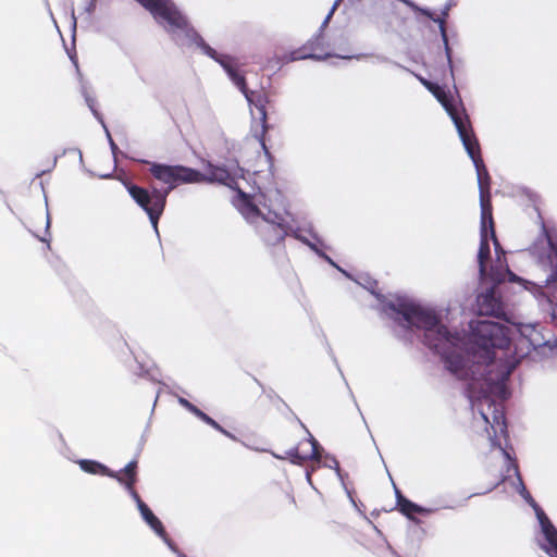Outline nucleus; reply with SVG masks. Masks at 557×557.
Returning <instances> with one entry per match:
<instances>
[{
    "instance_id": "obj_1",
    "label": "nucleus",
    "mask_w": 557,
    "mask_h": 557,
    "mask_svg": "<svg viewBox=\"0 0 557 557\" xmlns=\"http://www.w3.org/2000/svg\"><path fill=\"white\" fill-rule=\"evenodd\" d=\"M386 308L400 315L408 327L423 330V343L442 357L446 369L458 380H478L475 371L466 367L465 334L450 332L433 310L414 302L400 300L387 304Z\"/></svg>"
},
{
    "instance_id": "obj_2",
    "label": "nucleus",
    "mask_w": 557,
    "mask_h": 557,
    "mask_svg": "<svg viewBox=\"0 0 557 557\" xmlns=\"http://www.w3.org/2000/svg\"><path fill=\"white\" fill-rule=\"evenodd\" d=\"M140 162L149 165L151 176L166 185L165 188L140 187L133 183H126L125 187L134 201L148 214L150 222L157 228L160 216L162 215L169 194L182 184H194L202 178L201 172L184 165H169L158 162L141 160Z\"/></svg>"
},
{
    "instance_id": "obj_3",
    "label": "nucleus",
    "mask_w": 557,
    "mask_h": 557,
    "mask_svg": "<svg viewBox=\"0 0 557 557\" xmlns=\"http://www.w3.org/2000/svg\"><path fill=\"white\" fill-rule=\"evenodd\" d=\"M471 335L474 344L482 349L483 358L491 363L495 356L492 349H507L510 346L509 327L493 321L471 322Z\"/></svg>"
},
{
    "instance_id": "obj_4",
    "label": "nucleus",
    "mask_w": 557,
    "mask_h": 557,
    "mask_svg": "<svg viewBox=\"0 0 557 557\" xmlns=\"http://www.w3.org/2000/svg\"><path fill=\"white\" fill-rule=\"evenodd\" d=\"M462 145L468 152L469 157L474 163L478 176V185L480 190V199L482 198H492L491 195V184L492 178L490 173L484 164L481 154L480 144L473 131L467 133L466 135L460 137Z\"/></svg>"
},
{
    "instance_id": "obj_5",
    "label": "nucleus",
    "mask_w": 557,
    "mask_h": 557,
    "mask_svg": "<svg viewBox=\"0 0 557 557\" xmlns=\"http://www.w3.org/2000/svg\"><path fill=\"white\" fill-rule=\"evenodd\" d=\"M78 465L84 472L114 478L120 484L125 485V487H134L137 481V460L129 461L119 471H111L107 466L89 459H82L78 461Z\"/></svg>"
},
{
    "instance_id": "obj_6",
    "label": "nucleus",
    "mask_w": 557,
    "mask_h": 557,
    "mask_svg": "<svg viewBox=\"0 0 557 557\" xmlns=\"http://www.w3.org/2000/svg\"><path fill=\"white\" fill-rule=\"evenodd\" d=\"M277 450L278 451L273 453L276 458L289 460L295 465L301 466L307 461L314 463L321 462L320 445L312 435L299 441L296 445L287 449L277 447Z\"/></svg>"
},
{
    "instance_id": "obj_7",
    "label": "nucleus",
    "mask_w": 557,
    "mask_h": 557,
    "mask_svg": "<svg viewBox=\"0 0 557 557\" xmlns=\"http://www.w3.org/2000/svg\"><path fill=\"white\" fill-rule=\"evenodd\" d=\"M277 450L278 451L273 453L276 458L289 460L295 465L301 466L307 461L314 463L321 462L320 445L312 435L299 441L296 445L287 449L277 447Z\"/></svg>"
},
{
    "instance_id": "obj_8",
    "label": "nucleus",
    "mask_w": 557,
    "mask_h": 557,
    "mask_svg": "<svg viewBox=\"0 0 557 557\" xmlns=\"http://www.w3.org/2000/svg\"><path fill=\"white\" fill-rule=\"evenodd\" d=\"M238 89L245 95V98L247 99L249 104L253 106L259 113L261 129L259 133L256 134V138L258 139L259 144L261 145V148L264 151V154L268 158H271L272 157L271 152L265 144V135L270 128L269 124H268V113H267L269 96L263 89H261V90L248 89L246 83H245V88H238Z\"/></svg>"
},
{
    "instance_id": "obj_9",
    "label": "nucleus",
    "mask_w": 557,
    "mask_h": 557,
    "mask_svg": "<svg viewBox=\"0 0 557 557\" xmlns=\"http://www.w3.org/2000/svg\"><path fill=\"white\" fill-rule=\"evenodd\" d=\"M432 95L438 100V102L445 108L446 112L449 114L453 120L459 137L466 135L467 133L473 131L469 116L466 113V110L462 108L459 110L453 102L451 97L445 91V89L441 86L432 90Z\"/></svg>"
},
{
    "instance_id": "obj_10",
    "label": "nucleus",
    "mask_w": 557,
    "mask_h": 557,
    "mask_svg": "<svg viewBox=\"0 0 557 557\" xmlns=\"http://www.w3.org/2000/svg\"><path fill=\"white\" fill-rule=\"evenodd\" d=\"M249 209L256 215H261L263 221L257 226V232L261 240L268 246L282 244L287 235L286 226L281 222H274L265 219L260 209L250 203Z\"/></svg>"
},
{
    "instance_id": "obj_11",
    "label": "nucleus",
    "mask_w": 557,
    "mask_h": 557,
    "mask_svg": "<svg viewBox=\"0 0 557 557\" xmlns=\"http://www.w3.org/2000/svg\"><path fill=\"white\" fill-rule=\"evenodd\" d=\"M326 48L327 46L325 44L324 36L322 33H319L300 48L292 51L290 59L293 61L305 59L324 60L331 55Z\"/></svg>"
},
{
    "instance_id": "obj_12",
    "label": "nucleus",
    "mask_w": 557,
    "mask_h": 557,
    "mask_svg": "<svg viewBox=\"0 0 557 557\" xmlns=\"http://www.w3.org/2000/svg\"><path fill=\"white\" fill-rule=\"evenodd\" d=\"M504 456V470L502 471L500 479L496 486L503 487H525L521 478L517 459L512 457L507 448L499 447Z\"/></svg>"
},
{
    "instance_id": "obj_13",
    "label": "nucleus",
    "mask_w": 557,
    "mask_h": 557,
    "mask_svg": "<svg viewBox=\"0 0 557 557\" xmlns=\"http://www.w3.org/2000/svg\"><path fill=\"white\" fill-rule=\"evenodd\" d=\"M201 48L212 59H214L225 70L231 81L236 85L237 88H245V76L238 72L236 61L226 54H219L213 48L207 45L201 38Z\"/></svg>"
},
{
    "instance_id": "obj_14",
    "label": "nucleus",
    "mask_w": 557,
    "mask_h": 557,
    "mask_svg": "<svg viewBox=\"0 0 557 557\" xmlns=\"http://www.w3.org/2000/svg\"><path fill=\"white\" fill-rule=\"evenodd\" d=\"M478 308L480 315H490L507 321L502 297L494 289H490L478 297Z\"/></svg>"
},
{
    "instance_id": "obj_15",
    "label": "nucleus",
    "mask_w": 557,
    "mask_h": 557,
    "mask_svg": "<svg viewBox=\"0 0 557 557\" xmlns=\"http://www.w3.org/2000/svg\"><path fill=\"white\" fill-rule=\"evenodd\" d=\"M201 176L202 178L196 181V183H219L230 188H235L237 185L235 176L226 168L214 165L210 162L206 166V172L201 173Z\"/></svg>"
},
{
    "instance_id": "obj_16",
    "label": "nucleus",
    "mask_w": 557,
    "mask_h": 557,
    "mask_svg": "<svg viewBox=\"0 0 557 557\" xmlns=\"http://www.w3.org/2000/svg\"><path fill=\"white\" fill-rule=\"evenodd\" d=\"M134 497L137 499L138 508L145 521L150 525V528L164 540V542L169 545V547L173 552H177L175 544L169 539L168 533L162 524V522L153 515L150 508L139 498L136 493V490H131Z\"/></svg>"
},
{
    "instance_id": "obj_17",
    "label": "nucleus",
    "mask_w": 557,
    "mask_h": 557,
    "mask_svg": "<svg viewBox=\"0 0 557 557\" xmlns=\"http://www.w3.org/2000/svg\"><path fill=\"white\" fill-rule=\"evenodd\" d=\"M481 207V225H480V234L491 233V237L494 240L495 245H498V240L495 233V224L493 219V206L492 198H482L480 199Z\"/></svg>"
},
{
    "instance_id": "obj_18",
    "label": "nucleus",
    "mask_w": 557,
    "mask_h": 557,
    "mask_svg": "<svg viewBox=\"0 0 557 557\" xmlns=\"http://www.w3.org/2000/svg\"><path fill=\"white\" fill-rule=\"evenodd\" d=\"M395 494H396V500H397V508H398V510L403 515L408 517L409 519H413L416 513L424 515V513L431 512V510H429L426 508H423V507L412 503L408 498H406L401 494V490H395Z\"/></svg>"
},
{
    "instance_id": "obj_19",
    "label": "nucleus",
    "mask_w": 557,
    "mask_h": 557,
    "mask_svg": "<svg viewBox=\"0 0 557 557\" xmlns=\"http://www.w3.org/2000/svg\"><path fill=\"white\" fill-rule=\"evenodd\" d=\"M546 544L541 545V548L549 556L557 557V529L553 523L542 528Z\"/></svg>"
},
{
    "instance_id": "obj_20",
    "label": "nucleus",
    "mask_w": 557,
    "mask_h": 557,
    "mask_svg": "<svg viewBox=\"0 0 557 557\" xmlns=\"http://www.w3.org/2000/svg\"><path fill=\"white\" fill-rule=\"evenodd\" d=\"M491 257V248L487 234H480V247L478 251V262L480 273L484 274L486 271V263Z\"/></svg>"
},
{
    "instance_id": "obj_21",
    "label": "nucleus",
    "mask_w": 557,
    "mask_h": 557,
    "mask_svg": "<svg viewBox=\"0 0 557 557\" xmlns=\"http://www.w3.org/2000/svg\"><path fill=\"white\" fill-rule=\"evenodd\" d=\"M180 403L185 407L187 408L191 413H194L195 416H197L200 420H202L205 423L209 424L210 426H212L213 429L220 431V432H224L223 428L215 421L213 420L211 417H209L207 413H205L203 411H201L198 407H196L195 405H193L190 401H188L187 399L185 398H181L180 399Z\"/></svg>"
},
{
    "instance_id": "obj_22",
    "label": "nucleus",
    "mask_w": 557,
    "mask_h": 557,
    "mask_svg": "<svg viewBox=\"0 0 557 557\" xmlns=\"http://www.w3.org/2000/svg\"><path fill=\"white\" fill-rule=\"evenodd\" d=\"M490 407H493V422H491L492 428L497 425L500 428V431L506 430L505 413L503 408L497 406L494 401H491ZM482 417L486 423H490L488 417L485 413H482Z\"/></svg>"
},
{
    "instance_id": "obj_23",
    "label": "nucleus",
    "mask_w": 557,
    "mask_h": 557,
    "mask_svg": "<svg viewBox=\"0 0 557 557\" xmlns=\"http://www.w3.org/2000/svg\"><path fill=\"white\" fill-rule=\"evenodd\" d=\"M421 12L424 15L429 16L430 18H432L434 22L438 23L440 29H441V34H442V37H443V40H444V44H445V47H446L448 62L450 63L451 62V60H450V48L448 47V38H447V34H446L445 17H434L433 14L430 13L429 11H426V10H421ZM443 15L447 16V12H444Z\"/></svg>"
},
{
    "instance_id": "obj_24",
    "label": "nucleus",
    "mask_w": 557,
    "mask_h": 557,
    "mask_svg": "<svg viewBox=\"0 0 557 557\" xmlns=\"http://www.w3.org/2000/svg\"><path fill=\"white\" fill-rule=\"evenodd\" d=\"M324 463H325V466H327L330 468H334L337 476L339 478L341 484L344 487H347V485L352 484V482L349 480L348 473H343L342 472V470L339 468V463H338V461L335 458L326 457L325 460H324Z\"/></svg>"
},
{
    "instance_id": "obj_25",
    "label": "nucleus",
    "mask_w": 557,
    "mask_h": 557,
    "mask_svg": "<svg viewBox=\"0 0 557 557\" xmlns=\"http://www.w3.org/2000/svg\"><path fill=\"white\" fill-rule=\"evenodd\" d=\"M531 507L535 511V515H536V518H537V520L540 522L541 529L552 523V521L546 516L544 510L539 506V504L534 499H531Z\"/></svg>"
},
{
    "instance_id": "obj_26",
    "label": "nucleus",
    "mask_w": 557,
    "mask_h": 557,
    "mask_svg": "<svg viewBox=\"0 0 557 557\" xmlns=\"http://www.w3.org/2000/svg\"><path fill=\"white\" fill-rule=\"evenodd\" d=\"M421 82L426 87V89L431 92H432V90H435V88H437L440 86V85L432 83L430 81H426V79H422Z\"/></svg>"
},
{
    "instance_id": "obj_27",
    "label": "nucleus",
    "mask_w": 557,
    "mask_h": 557,
    "mask_svg": "<svg viewBox=\"0 0 557 557\" xmlns=\"http://www.w3.org/2000/svg\"><path fill=\"white\" fill-rule=\"evenodd\" d=\"M520 493L522 495V497L531 505V499H534L531 494H530V490H520Z\"/></svg>"
},
{
    "instance_id": "obj_28",
    "label": "nucleus",
    "mask_w": 557,
    "mask_h": 557,
    "mask_svg": "<svg viewBox=\"0 0 557 557\" xmlns=\"http://www.w3.org/2000/svg\"><path fill=\"white\" fill-rule=\"evenodd\" d=\"M306 478H307V481L310 485H313L312 481H311V472L310 471H306Z\"/></svg>"
},
{
    "instance_id": "obj_29",
    "label": "nucleus",
    "mask_w": 557,
    "mask_h": 557,
    "mask_svg": "<svg viewBox=\"0 0 557 557\" xmlns=\"http://www.w3.org/2000/svg\"><path fill=\"white\" fill-rule=\"evenodd\" d=\"M394 319H395V321H397L399 324H403L399 318L395 317Z\"/></svg>"
},
{
    "instance_id": "obj_30",
    "label": "nucleus",
    "mask_w": 557,
    "mask_h": 557,
    "mask_svg": "<svg viewBox=\"0 0 557 557\" xmlns=\"http://www.w3.org/2000/svg\"><path fill=\"white\" fill-rule=\"evenodd\" d=\"M178 557H186V555H184V554H180V556H178Z\"/></svg>"
},
{
    "instance_id": "obj_31",
    "label": "nucleus",
    "mask_w": 557,
    "mask_h": 557,
    "mask_svg": "<svg viewBox=\"0 0 557 557\" xmlns=\"http://www.w3.org/2000/svg\"><path fill=\"white\" fill-rule=\"evenodd\" d=\"M178 557H186V555H184V554H180V556H178Z\"/></svg>"
},
{
    "instance_id": "obj_32",
    "label": "nucleus",
    "mask_w": 557,
    "mask_h": 557,
    "mask_svg": "<svg viewBox=\"0 0 557 557\" xmlns=\"http://www.w3.org/2000/svg\"><path fill=\"white\" fill-rule=\"evenodd\" d=\"M178 557H186V555H184V554H180V556H178Z\"/></svg>"
}]
</instances>
